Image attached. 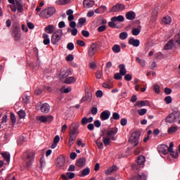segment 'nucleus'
<instances>
[{"label":"nucleus","instance_id":"nucleus-1","mask_svg":"<svg viewBox=\"0 0 180 180\" xmlns=\"http://www.w3.org/2000/svg\"><path fill=\"white\" fill-rule=\"evenodd\" d=\"M36 154L33 151L26 150L22 157L23 160L22 166L25 169H29V168H32V165H33V162L34 161V157Z\"/></svg>","mask_w":180,"mask_h":180},{"label":"nucleus","instance_id":"nucleus-2","mask_svg":"<svg viewBox=\"0 0 180 180\" xmlns=\"http://www.w3.org/2000/svg\"><path fill=\"white\" fill-rule=\"evenodd\" d=\"M13 27V36L16 41L20 40V36L22 33L20 31V25L18 22H14L12 25Z\"/></svg>","mask_w":180,"mask_h":180},{"label":"nucleus","instance_id":"nucleus-3","mask_svg":"<svg viewBox=\"0 0 180 180\" xmlns=\"http://www.w3.org/2000/svg\"><path fill=\"white\" fill-rule=\"evenodd\" d=\"M61 37H63V30H58L55 31L51 36V44H57V43L61 40Z\"/></svg>","mask_w":180,"mask_h":180},{"label":"nucleus","instance_id":"nucleus-4","mask_svg":"<svg viewBox=\"0 0 180 180\" xmlns=\"http://www.w3.org/2000/svg\"><path fill=\"white\" fill-rule=\"evenodd\" d=\"M126 9V6L122 4H117L114 5L111 8L110 12L112 13H115L116 12H122V11H124Z\"/></svg>","mask_w":180,"mask_h":180},{"label":"nucleus","instance_id":"nucleus-5","mask_svg":"<svg viewBox=\"0 0 180 180\" xmlns=\"http://www.w3.org/2000/svg\"><path fill=\"white\" fill-rule=\"evenodd\" d=\"M140 136H141L140 132L136 131L132 133L131 137L129 138L131 143H134V147H136L137 144H139V140L140 139Z\"/></svg>","mask_w":180,"mask_h":180},{"label":"nucleus","instance_id":"nucleus-6","mask_svg":"<svg viewBox=\"0 0 180 180\" xmlns=\"http://www.w3.org/2000/svg\"><path fill=\"white\" fill-rule=\"evenodd\" d=\"M79 129V123L73 122L69 126L70 134H78V130Z\"/></svg>","mask_w":180,"mask_h":180},{"label":"nucleus","instance_id":"nucleus-7","mask_svg":"<svg viewBox=\"0 0 180 180\" xmlns=\"http://www.w3.org/2000/svg\"><path fill=\"white\" fill-rule=\"evenodd\" d=\"M96 51H98V46L95 44H92L88 51L89 56L94 57L95 54H96Z\"/></svg>","mask_w":180,"mask_h":180},{"label":"nucleus","instance_id":"nucleus-8","mask_svg":"<svg viewBox=\"0 0 180 180\" xmlns=\"http://www.w3.org/2000/svg\"><path fill=\"white\" fill-rule=\"evenodd\" d=\"M110 117V111L105 110L103 111L100 115V119L102 121L108 120Z\"/></svg>","mask_w":180,"mask_h":180},{"label":"nucleus","instance_id":"nucleus-9","mask_svg":"<svg viewBox=\"0 0 180 180\" xmlns=\"http://www.w3.org/2000/svg\"><path fill=\"white\" fill-rule=\"evenodd\" d=\"M65 164V157L60 155L57 158V165L56 167L58 168H61V167H64Z\"/></svg>","mask_w":180,"mask_h":180},{"label":"nucleus","instance_id":"nucleus-10","mask_svg":"<svg viewBox=\"0 0 180 180\" xmlns=\"http://www.w3.org/2000/svg\"><path fill=\"white\" fill-rule=\"evenodd\" d=\"M159 153L163 154V155H167L168 154V146L167 145H160L158 147Z\"/></svg>","mask_w":180,"mask_h":180},{"label":"nucleus","instance_id":"nucleus-11","mask_svg":"<svg viewBox=\"0 0 180 180\" xmlns=\"http://www.w3.org/2000/svg\"><path fill=\"white\" fill-rule=\"evenodd\" d=\"M131 180H147V176L144 173H139L138 176H132Z\"/></svg>","mask_w":180,"mask_h":180},{"label":"nucleus","instance_id":"nucleus-12","mask_svg":"<svg viewBox=\"0 0 180 180\" xmlns=\"http://www.w3.org/2000/svg\"><path fill=\"white\" fill-rule=\"evenodd\" d=\"M128 43L134 47H139L140 46V40L135 39L134 38L129 39Z\"/></svg>","mask_w":180,"mask_h":180},{"label":"nucleus","instance_id":"nucleus-13","mask_svg":"<svg viewBox=\"0 0 180 180\" xmlns=\"http://www.w3.org/2000/svg\"><path fill=\"white\" fill-rule=\"evenodd\" d=\"M41 111L43 113H49L50 112V105L47 103L42 104L41 105Z\"/></svg>","mask_w":180,"mask_h":180},{"label":"nucleus","instance_id":"nucleus-14","mask_svg":"<svg viewBox=\"0 0 180 180\" xmlns=\"http://www.w3.org/2000/svg\"><path fill=\"white\" fill-rule=\"evenodd\" d=\"M95 5V1L92 0H84L83 1V6L86 8H92Z\"/></svg>","mask_w":180,"mask_h":180},{"label":"nucleus","instance_id":"nucleus-15","mask_svg":"<svg viewBox=\"0 0 180 180\" xmlns=\"http://www.w3.org/2000/svg\"><path fill=\"white\" fill-rule=\"evenodd\" d=\"M125 18L128 20H134V19H136V13L134 11H129L126 13Z\"/></svg>","mask_w":180,"mask_h":180},{"label":"nucleus","instance_id":"nucleus-16","mask_svg":"<svg viewBox=\"0 0 180 180\" xmlns=\"http://www.w3.org/2000/svg\"><path fill=\"white\" fill-rule=\"evenodd\" d=\"M70 138H69V142L68 146L70 148L72 147V145L74 144V141H75L77 139V134H69Z\"/></svg>","mask_w":180,"mask_h":180},{"label":"nucleus","instance_id":"nucleus-17","mask_svg":"<svg viewBox=\"0 0 180 180\" xmlns=\"http://www.w3.org/2000/svg\"><path fill=\"white\" fill-rule=\"evenodd\" d=\"M135 106H138L139 108H143V106H150V102L148 101H137Z\"/></svg>","mask_w":180,"mask_h":180},{"label":"nucleus","instance_id":"nucleus-18","mask_svg":"<svg viewBox=\"0 0 180 180\" xmlns=\"http://www.w3.org/2000/svg\"><path fill=\"white\" fill-rule=\"evenodd\" d=\"M167 123H174V122H176V116L174 113L170 114L169 116L166 118Z\"/></svg>","mask_w":180,"mask_h":180},{"label":"nucleus","instance_id":"nucleus-19","mask_svg":"<svg viewBox=\"0 0 180 180\" xmlns=\"http://www.w3.org/2000/svg\"><path fill=\"white\" fill-rule=\"evenodd\" d=\"M86 162V159L85 158H81L76 161V165L77 167H79L80 168H82V167L85 165Z\"/></svg>","mask_w":180,"mask_h":180},{"label":"nucleus","instance_id":"nucleus-20","mask_svg":"<svg viewBox=\"0 0 180 180\" xmlns=\"http://www.w3.org/2000/svg\"><path fill=\"white\" fill-rule=\"evenodd\" d=\"M117 128H113L111 130H108L107 131L106 136H108V137H112V136H115L117 134Z\"/></svg>","mask_w":180,"mask_h":180},{"label":"nucleus","instance_id":"nucleus-21","mask_svg":"<svg viewBox=\"0 0 180 180\" xmlns=\"http://www.w3.org/2000/svg\"><path fill=\"white\" fill-rule=\"evenodd\" d=\"M54 25H49L48 26H46L45 27V32H46V33H49V34H51V33H54Z\"/></svg>","mask_w":180,"mask_h":180},{"label":"nucleus","instance_id":"nucleus-22","mask_svg":"<svg viewBox=\"0 0 180 180\" xmlns=\"http://www.w3.org/2000/svg\"><path fill=\"white\" fill-rule=\"evenodd\" d=\"M174 46V39H170L165 46V50H171Z\"/></svg>","mask_w":180,"mask_h":180},{"label":"nucleus","instance_id":"nucleus-23","mask_svg":"<svg viewBox=\"0 0 180 180\" xmlns=\"http://www.w3.org/2000/svg\"><path fill=\"white\" fill-rule=\"evenodd\" d=\"M16 6V8L18 10V12L19 13H22V12H23V5H22V4H20V1H15V4Z\"/></svg>","mask_w":180,"mask_h":180},{"label":"nucleus","instance_id":"nucleus-24","mask_svg":"<svg viewBox=\"0 0 180 180\" xmlns=\"http://www.w3.org/2000/svg\"><path fill=\"white\" fill-rule=\"evenodd\" d=\"M119 68H120V74L122 76L126 75L127 70H126L124 64H120L119 65Z\"/></svg>","mask_w":180,"mask_h":180},{"label":"nucleus","instance_id":"nucleus-25","mask_svg":"<svg viewBox=\"0 0 180 180\" xmlns=\"http://www.w3.org/2000/svg\"><path fill=\"white\" fill-rule=\"evenodd\" d=\"M112 22H124V17L123 15L115 16L111 18Z\"/></svg>","mask_w":180,"mask_h":180},{"label":"nucleus","instance_id":"nucleus-26","mask_svg":"<svg viewBox=\"0 0 180 180\" xmlns=\"http://www.w3.org/2000/svg\"><path fill=\"white\" fill-rule=\"evenodd\" d=\"M48 13H49L47 8H45L39 13V16L40 18H43V19H49L50 17L47 15Z\"/></svg>","mask_w":180,"mask_h":180},{"label":"nucleus","instance_id":"nucleus-27","mask_svg":"<svg viewBox=\"0 0 180 180\" xmlns=\"http://www.w3.org/2000/svg\"><path fill=\"white\" fill-rule=\"evenodd\" d=\"M46 9L48 11L47 16H49V18H51V16L56 13V8L54 7H49Z\"/></svg>","mask_w":180,"mask_h":180},{"label":"nucleus","instance_id":"nucleus-28","mask_svg":"<svg viewBox=\"0 0 180 180\" xmlns=\"http://www.w3.org/2000/svg\"><path fill=\"white\" fill-rule=\"evenodd\" d=\"M70 73L71 72H70V70L61 71L59 75V78H67V77H68V75H70Z\"/></svg>","mask_w":180,"mask_h":180},{"label":"nucleus","instance_id":"nucleus-29","mask_svg":"<svg viewBox=\"0 0 180 180\" xmlns=\"http://www.w3.org/2000/svg\"><path fill=\"white\" fill-rule=\"evenodd\" d=\"M42 37L44 39L43 43L45 44V46L50 44V39L49 38V34H43Z\"/></svg>","mask_w":180,"mask_h":180},{"label":"nucleus","instance_id":"nucleus-30","mask_svg":"<svg viewBox=\"0 0 180 180\" xmlns=\"http://www.w3.org/2000/svg\"><path fill=\"white\" fill-rule=\"evenodd\" d=\"M146 162V158L144 156H139L136 160L138 165H143Z\"/></svg>","mask_w":180,"mask_h":180},{"label":"nucleus","instance_id":"nucleus-31","mask_svg":"<svg viewBox=\"0 0 180 180\" xmlns=\"http://www.w3.org/2000/svg\"><path fill=\"white\" fill-rule=\"evenodd\" d=\"M71 2V0H57L56 1V5H67Z\"/></svg>","mask_w":180,"mask_h":180},{"label":"nucleus","instance_id":"nucleus-32","mask_svg":"<svg viewBox=\"0 0 180 180\" xmlns=\"http://www.w3.org/2000/svg\"><path fill=\"white\" fill-rule=\"evenodd\" d=\"M76 79L74 77H70L65 79L64 82L65 84H74L75 82Z\"/></svg>","mask_w":180,"mask_h":180},{"label":"nucleus","instance_id":"nucleus-33","mask_svg":"<svg viewBox=\"0 0 180 180\" xmlns=\"http://www.w3.org/2000/svg\"><path fill=\"white\" fill-rule=\"evenodd\" d=\"M1 155L7 162H9V161H11V155L9 154V153H1Z\"/></svg>","mask_w":180,"mask_h":180},{"label":"nucleus","instance_id":"nucleus-34","mask_svg":"<svg viewBox=\"0 0 180 180\" xmlns=\"http://www.w3.org/2000/svg\"><path fill=\"white\" fill-rule=\"evenodd\" d=\"M172 20V19L171 18V17L167 15L162 20V23H165V25H169V23H171Z\"/></svg>","mask_w":180,"mask_h":180},{"label":"nucleus","instance_id":"nucleus-35","mask_svg":"<svg viewBox=\"0 0 180 180\" xmlns=\"http://www.w3.org/2000/svg\"><path fill=\"white\" fill-rule=\"evenodd\" d=\"M90 172H91V169H89V167L84 169L82 171V175H80V176H86V175H89Z\"/></svg>","mask_w":180,"mask_h":180},{"label":"nucleus","instance_id":"nucleus-36","mask_svg":"<svg viewBox=\"0 0 180 180\" xmlns=\"http://www.w3.org/2000/svg\"><path fill=\"white\" fill-rule=\"evenodd\" d=\"M23 143H25V136H18V140H17V144L18 146H22L23 144Z\"/></svg>","mask_w":180,"mask_h":180},{"label":"nucleus","instance_id":"nucleus-37","mask_svg":"<svg viewBox=\"0 0 180 180\" xmlns=\"http://www.w3.org/2000/svg\"><path fill=\"white\" fill-rule=\"evenodd\" d=\"M136 61L139 64V65H141V67H146V61H144V60L140 59V58L136 57Z\"/></svg>","mask_w":180,"mask_h":180},{"label":"nucleus","instance_id":"nucleus-38","mask_svg":"<svg viewBox=\"0 0 180 180\" xmlns=\"http://www.w3.org/2000/svg\"><path fill=\"white\" fill-rule=\"evenodd\" d=\"M84 98L86 101L91 102V100L92 99V93H91V91L86 92Z\"/></svg>","mask_w":180,"mask_h":180},{"label":"nucleus","instance_id":"nucleus-39","mask_svg":"<svg viewBox=\"0 0 180 180\" xmlns=\"http://www.w3.org/2000/svg\"><path fill=\"white\" fill-rule=\"evenodd\" d=\"M103 143L104 146H109V144H110V138L103 136Z\"/></svg>","mask_w":180,"mask_h":180},{"label":"nucleus","instance_id":"nucleus-40","mask_svg":"<svg viewBox=\"0 0 180 180\" xmlns=\"http://www.w3.org/2000/svg\"><path fill=\"white\" fill-rule=\"evenodd\" d=\"M128 37L129 34L126 32H123L120 34V39H121V40H126Z\"/></svg>","mask_w":180,"mask_h":180},{"label":"nucleus","instance_id":"nucleus-41","mask_svg":"<svg viewBox=\"0 0 180 180\" xmlns=\"http://www.w3.org/2000/svg\"><path fill=\"white\" fill-rule=\"evenodd\" d=\"M100 140H101V137H99L96 141V144L98 146V148L101 150V149L103 148V143H102Z\"/></svg>","mask_w":180,"mask_h":180},{"label":"nucleus","instance_id":"nucleus-42","mask_svg":"<svg viewBox=\"0 0 180 180\" xmlns=\"http://www.w3.org/2000/svg\"><path fill=\"white\" fill-rule=\"evenodd\" d=\"M116 168H117L116 166H112L110 167L108 170H106L105 174L109 175L112 174V172H113L114 171H116Z\"/></svg>","mask_w":180,"mask_h":180},{"label":"nucleus","instance_id":"nucleus-43","mask_svg":"<svg viewBox=\"0 0 180 180\" xmlns=\"http://www.w3.org/2000/svg\"><path fill=\"white\" fill-rule=\"evenodd\" d=\"M18 115L20 119H23L26 116V112L23 110H20L18 112Z\"/></svg>","mask_w":180,"mask_h":180},{"label":"nucleus","instance_id":"nucleus-44","mask_svg":"<svg viewBox=\"0 0 180 180\" xmlns=\"http://www.w3.org/2000/svg\"><path fill=\"white\" fill-rule=\"evenodd\" d=\"M103 86L107 89H112V88H113V84L112 83L105 82L103 84Z\"/></svg>","mask_w":180,"mask_h":180},{"label":"nucleus","instance_id":"nucleus-45","mask_svg":"<svg viewBox=\"0 0 180 180\" xmlns=\"http://www.w3.org/2000/svg\"><path fill=\"white\" fill-rule=\"evenodd\" d=\"M112 50L114 53H120V46L115 44L112 46Z\"/></svg>","mask_w":180,"mask_h":180},{"label":"nucleus","instance_id":"nucleus-46","mask_svg":"<svg viewBox=\"0 0 180 180\" xmlns=\"http://www.w3.org/2000/svg\"><path fill=\"white\" fill-rule=\"evenodd\" d=\"M178 130V127H171L170 128H169L168 129V133L169 134H172V133H175V131H176Z\"/></svg>","mask_w":180,"mask_h":180},{"label":"nucleus","instance_id":"nucleus-47","mask_svg":"<svg viewBox=\"0 0 180 180\" xmlns=\"http://www.w3.org/2000/svg\"><path fill=\"white\" fill-rule=\"evenodd\" d=\"M65 176H67L68 179H74L75 178V173L67 172Z\"/></svg>","mask_w":180,"mask_h":180},{"label":"nucleus","instance_id":"nucleus-48","mask_svg":"<svg viewBox=\"0 0 180 180\" xmlns=\"http://www.w3.org/2000/svg\"><path fill=\"white\" fill-rule=\"evenodd\" d=\"M109 27H117V29H120V26H116V21L111 20L108 22Z\"/></svg>","mask_w":180,"mask_h":180},{"label":"nucleus","instance_id":"nucleus-49","mask_svg":"<svg viewBox=\"0 0 180 180\" xmlns=\"http://www.w3.org/2000/svg\"><path fill=\"white\" fill-rule=\"evenodd\" d=\"M112 119L114 120H119V119H120V115H119V113L117 112H113L112 117L110 118V120H112Z\"/></svg>","mask_w":180,"mask_h":180},{"label":"nucleus","instance_id":"nucleus-50","mask_svg":"<svg viewBox=\"0 0 180 180\" xmlns=\"http://www.w3.org/2000/svg\"><path fill=\"white\" fill-rule=\"evenodd\" d=\"M30 101V96H27L26 94H24L22 96V101L24 103H29V101Z\"/></svg>","mask_w":180,"mask_h":180},{"label":"nucleus","instance_id":"nucleus-51","mask_svg":"<svg viewBox=\"0 0 180 180\" xmlns=\"http://www.w3.org/2000/svg\"><path fill=\"white\" fill-rule=\"evenodd\" d=\"M138 113L139 115V116H144V115H146V113H147V109L146 108H141L138 110Z\"/></svg>","mask_w":180,"mask_h":180},{"label":"nucleus","instance_id":"nucleus-52","mask_svg":"<svg viewBox=\"0 0 180 180\" xmlns=\"http://www.w3.org/2000/svg\"><path fill=\"white\" fill-rule=\"evenodd\" d=\"M140 32H141L140 29L135 28V29L132 30V34L134 36H139L140 34Z\"/></svg>","mask_w":180,"mask_h":180},{"label":"nucleus","instance_id":"nucleus-53","mask_svg":"<svg viewBox=\"0 0 180 180\" xmlns=\"http://www.w3.org/2000/svg\"><path fill=\"white\" fill-rule=\"evenodd\" d=\"M11 120L12 124H15V123H16V117L15 116V114H13V112L11 113Z\"/></svg>","mask_w":180,"mask_h":180},{"label":"nucleus","instance_id":"nucleus-54","mask_svg":"<svg viewBox=\"0 0 180 180\" xmlns=\"http://www.w3.org/2000/svg\"><path fill=\"white\" fill-rule=\"evenodd\" d=\"M38 119L41 123H46V122H47V117L44 115L39 116Z\"/></svg>","mask_w":180,"mask_h":180},{"label":"nucleus","instance_id":"nucleus-55","mask_svg":"<svg viewBox=\"0 0 180 180\" xmlns=\"http://www.w3.org/2000/svg\"><path fill=\"white\" fill-rule=\"evenodd\" d=\"M68 50H70V51H72L74 50V44L72 42H70L67 45Z\"/></svg>","mask_w":180,"mask_h":180},{"label":"nucleus","instance_id":"nucleus-56","mask_svg":"<svg viewBox=\"0 0 180 180\" xmlns=\"http://www.w3.org/2000/svg\"><path fill=\"white\" fill-rule=\"evenodd\" d=\"M81 123L82 124V126H85V124H88L89 122H88V117H84L82 119Z\"/></svg>","mask_w":180,"mask_h":180},{"label":"nucleus","instance_id":"nucleus-57","mask_svg":"<svg viewBox=\"0 0 180 180\" xmlns=\"http://www.w3.org/2000/svg\"><path fill=\"white\" fill-rule=\"evenodd\" d=\"M170 155L172 157V158H178V151L176 152L172 150V152H170Z\"/></svg>","mask_w":180,"mask_h":180},{"label":"nucleus","instance_id":"nucleus-58","mask_svg":"<svg viewBox=\"0 0 180 180\" xmlns=\"http://www.w3.org/2000/svg\"><path fill=\"white\" fill-rule=\"evenodd\" d=\"M97 30L100 32H105V30H106V25H101L98 27Z\"/></svg>","mask_w":180,"mask_h":180},{"label":"nucleus","instance_id":"nucleus-59","mask_svg":"<svg viewBox=\"0 0 180 180\" xmlns=\"http://www.w3.org/2000/svg\"><path fill=\"white\" fill-rule=\"evenodd\" d=\"M77 44H78V46H80L81 47H84L85 46V41L81 40V39H78L77 41Z\"/></svg>","mask_w":180,"mask_h":180},{"label":"nucleus","instance_id":"nucleus-60","mask_svg":"<svg viewBox=\"0 0 180 180\" xmlns=\"http://www.w3.org/2000/svg\"><path fill=\"white\" fill-rule=\"evenodd\" d=\"M174 41L176 43H177V44L180 46V34L174 37Z\"/></svg>","mask_w":180,"mask_h":180},{"label":"nucleus","instance_id":"nucleus-61","mask_svg":"<svg viewBox=\"0 0 180 180\" xmlns=\"http://www.w3.org/2000/svg\"><path fill=\"white\" fill-rule=\"evenodd\" d=\"M153 89L155 94H160V86L158 84H155Z\"/></svg>","mask_w":180,"mask_h":180},{"label":"nucleus","instance_id":"nucleus-62","mask_svg":"<svg viewBox=\"0 0 180 180\" xmlns=\"http://www.w3.org/2000/svg\"><path fill=\"white\" fill-rule=\"evenodd\" d=\"M65 59L66 61H72V60H74V55L69 54L68 56H66Z\"/></svg>","mask_w":180,"mask_h":180},{"label":"nucleus","instance_id":"nucleus-63","mask_svg":"<svg viewBox=\"0 0 180 180\" xmlns=\"http://www.w3.org/2000/svg\"><path fill=\"white\" fill-rule=\"evenodd\" d=\"M85 22H86V18H81L79 19L78 24L82 25H84V23H85Z\"/></svg>","mask_w":180,"mask_h":180},{"label":"nucleus","instance_id":"nucleus-64","mask_svg":"<svg viewBox=\"0 0 180 180\" xmlns=\"http://www.w3.org/2000/svg\"><path fill=\"white\" fill-rule=\"evenodd\" d=\"M82 36H84V37H89V32H88L86 30H82Z\"/></svg>","mask_w":180,"mask_h":180}]
</instances>
